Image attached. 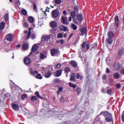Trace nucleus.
Returning <instances> with one entry per match:
<instances>
[{"label": "nucleus", "mask_w": 124, "mask_h": 124, "mask_svg": "<svg viewBox=\"0 0 124 124\" xmlns=\"http://www.w3.org/2000/svg\"><path fill=\"white\" fill-rule=\"evenodd\" d=\"M100 115L104 116L106 119V122L108 123H112L113 122V117L112 115L107 111L102 112L100 113Z\"/></svg>", "instance_id": "1"}, {"label": "nucleus", "mask_w": 124, "mask_h": 124, "mask_svg": "<svg viewBox=\"0 0 124 124\" xmlns=\"http://www.w3.org/2000/svg\"><path fill=\"white\" fill-rule=\"evenodd\" d=\"M59 14H60L59 11H58L57 10L52 11V18H57V17H58V16H59Z\"/></svg>", "instance_id": "2"}, {"label": "nucleus", "mask_w": 124, "mask_h": 124, "mask_svg": "<svg viewBox=\"0 0 124 124\" xmlns=\"http://www.w3.org/2000/svg\"><path fill=\"white\" fill-rule=\"evenodd\" d=\"M51 55L52 57H55L58 55V50L56 48L52 49L51 51Z\"/></svg>", "instance_id": "3"}, {"label": "nucleus", "mask_w": 124, "mask_h": 124, "mask_svg": "<svg viewBox=\"0 0 124 124\" xmlns=\"http://www.w3.org/2000/svg\"><path fill=\"white\" fill-rule=\"evenodd\" d=\"M24 63H25L26 65H28V64H30V63H31V58L29 57H26L24 59Z\"/></svg>", "instance_id": "4"}, {"label": "nucleus", "mask_w": 124, "mask_h": 124, "mask_svg": "<svg viewBox=\"0 0 124 124\" xmlns=\"http://www.w3.org/2000/svg\"><path fill=\"white\" fill-rule=\"evenodd\" d=\"M6 39L8 41H13V35L12 34H8L6 35Z\"/></svg>", "instance_id": "5"}, {"label": "nucleus", "mask_w": 124, "mask_h": 124, "mask_svg": "<svg viewBox=\"0 0 124 124\" xmlns=\"http://www.w3.org/2000/svg\"><path fill=\"white\" fill-rule=\"evenodd\" d=\"M115 27L116 30H118V26L119 25V17L118 16H115Z\"/></svg>", "instance_id": "6"}, {"label": "nucleus", "mask_w": 124, "mask_h": 124, "mask_svg": "<svg viewBox=\"0 0 124 124\" xmlns=\"http://www.w3.org/2000/svg\"><path fill=\"white\" fill-rule=\"evenodd\" d=\"M32 30V28H30L29 32L27 35V36L25 37V40H28V39H30L31 38V31Z\"/></svg>", "instance_id": "7"}, {"label": "nucleus", "mask_w": 124, "mask_h": 124, "mask_svg": "<svg viewBox=\"0 0 124 124\" xmlns=\"http://www.w3.org/2000/svg\"><path fill=\"white\" fill-rule=\"evenodd\" d=\"M5 26V23L4 22H2L0 24V33H1V31L4 29V26Z\"/></svg>", "instance_id": "8"}, {"label": "nucleus", "mask_w": 124, "mask_h": 124, "mask_svg": "<svg viewBox=\"0 0 124 124\" xmlns=\"http://www.w3.org/2000/svg\"><path fill=\"white\" fill-rule=\"evenodd\" d=\"M57 22L55 21H52L50 22V26L52 28H56L57 27Z\"/></svg>", "instance_id": "9"}, {"label": "nucleus", "mask_w": 124, "mask_h": 124, "mask_svg": "<svg viewBox=\"0 0 124 124\" xmlns=\"http://www.w3.org/2000/svg\"><path fill=\"white\" fill-rule=\"evenodd\" d=\"M48 38H49V37L43 36V37L42 38V42H47L48 41Z\"/></svg>", "instance_id": "10"}, {"label": "nucleus", "mask_w": 124, "mask_h": 124, "mask_svg": "<svg viewBox=\"0 0 124 124\" xmlns=\"http://www.w3.org/2000/svg\"><path fill=\"white\" fill-rule=\"evenodd\" d=\"M60 30L63 31H67V27H65L64 26L62 25L60 26Z\"/></svg>", "instance_id": "11"}, {"label": "nucleus", "mask_w": 124, "mask_h": 124, "mask_svg": "<svg viewBox=\"0 0 124 124\" xmlns=\"http://www.w3.org/2000/svg\"><path fill=\"white\" fill-rule=\"evenodd\" d=\"M12 107H13V109L14 110H15V111H17V110H19V106L17 104H13L12 105Z\"/></svg>", "instance_id": "12"}, {"label": "nucleus", "mask_w": 124, "mask_h": 124, "mask_svg": "<svg viewBox=\"0 0 124 124\" xmlns=\"http://www.w3.org/2000/svg\"><path fill=\"white\" fill-rule=\"evenodd\" d=\"M38 73V72L36 70H35L34 71L32 70H31L30 71V74L32 76H35V74H37Z\"/></svg>", "instance_id": "13"}, {"label": "nucleus", "mask_w": 124, "mask_h": 124, "mask_svg": "<svg viewBox=\"0 0 124 124\" xmlns=\"http://www.w3.org/2000/svg\"><path fill=\"white\" fill-rule=\"evenodd\" d=\"M23 50H28V49H29V46L28 45V43H25L23 44Z\"/></svg>", "instance_id": "14"}, {"label": "nucleus", "mask_w": 124, "mask_h": 124, "mask_svg": "<svg viewBox=\"0 0 124 124\" xmlns=\"http://www.w3.org/2000/svg\"><path fill=\"white\" fill-rule=\"evenodd\" d=\"M80 31L82 35H84L86 32H87V31L86 30V28L83 27L80 29Z\"/></svg>", "instance_id": "15"}, {"label": "nucleus", "mask_w": 124, "mask_h": 124, "mask_svg": "<svg viewBox=\"0 0 124 124\" xmlns=\"http://www.w3.org/2000/svg\"><path fill=\"white\" fill-rule=\"evenodd\" d=\"M38 49V46H37V45H34V46L32 47L33 52H36Z\"/></svg>", "instance_id": "16"}, {"label": "nucleus", "mask_w": 124, "mask_h": 124, "mask_svg": "<svg viewBox=\"0 0 124 124\" xmlns=\"http://www.w3.org/2000/svg\"><path fill=\"white\" fill-rule=\"evenodd\" d=\"M77 20H78V21H82V20H83V16L82 15H78Z\"/></svg>", "instance_id": "17"}, {"label": "nucleus", "mask_w": 124, "mask_h": 124, "mask_svg": "<svg viewBox=\"0 0 124 124\" xmlns=\"http://www.w3.org/2000/svg\"><path fill=\"white\" fill-rule=\"evenodd\" d=\"M61 21L62 24H64L65 25H68V23L65 21V19H64V17L62 16L61 17Z\"/></svg>", "instance_id": "18"}, {"label": "nucleus", "mask_w": 124, "mask_h": 124, "mask_svg": "<svg viewBox=\"0 0 124 124\" xmlns=\"http://www.w3.org/2000/svg\"><path fill=\"white\" fill-rule=\"evenodd\" d=\"M56 75H57V77H60L62 75V70H59L56 72Z\"/></svg>", "instance_id": "19"}, {"label": "nucleus", "mask_w": 124, "mask_h": 124, "mask_svg": "<svg viewBox=\"0 0 124 124\" xmlns=\"http://www.w3.org/2000/svg\"><path fill=\"white\" fill-rule=\"evenodd\" d=\"M47 58V55L46 54H43V53H40V59H41L42 60L43 59H46Z\"/></svg>", "instance_id": "20"}, {"label": "nucleus", "mask_w": 124, "mask_h": 124, "mask_svg": "<svg viewBox=\"0 0 124 124\" xmlns=\"http://www.w3.org/2000/svg\"><path fill=\"white\" fill-rule=\"evenodd\" d=\"M70 80V81L75 80V74L74 73L71 74Z\"/></svg>", "instance_id": "21"}, {"label": "nucleus", "mask_w": 124, "mask_h": 124, "mask_svg": "<svg viewBox=\"0 0 124 124\" xmlns=\"http://www.w3.org/2000/svg\"><path fill=\"white\" fill-rule=\"evenodd\" d=\"M107 43L108 44H112V43H113V40L112 39V38L109 37L107 39Z\"/></svg>", "instance_id": "22"}, {"label": "nucleus", "mask_w": 124, "mask_h": 124, "mask_svg": "<svg viewBox=\"0 0 124 124\" xmlns=\"http://www.w3.org/2000/svg\"><path fill=\"white\" fill-rule=\"evenodd\" d=\"M51 75V72H48L45 74V77H46V78H49V77H50Z\"/></svg>", "instance_id": "23"}, {"label": "nucleus", "mask_w": 124, "mask_h": 124, "mask_svg": "<svg viewBox=\"0 0 124 124\" xmlns=\"http://www.w3.org/2000/svg\"><path fill=\"white\" fill-rule=\"evenodd\" d=\"M71 64L72 65V66H74V67H76V66H77V62L74 61H72L71 62Z\"/></svg>", "instance_id": "24"}, {"label": "nucleus", "mask_w": 124, "mask_h": 124, "mask_svg": "<svg viewBox=\"0 0 124 124\" xmlns=\"http://www.w3.org/2000/svg\"><path fill=\"white\" fill-rule=\"evenodd\" d=\"M71 16L73 18H75L76 17V13L74 11H72L71 12Z\"/></svg>", "instance_id": "25"}, {"label": "nucleus", "mask_w": 124, "mask_h": 124, "mask_svg": "<svg viewBox=\"0 0 124 124\" xmlns=\"http://www.w3.org/2000/svg\"><path fill=\"white\" fill-rule=\"evenodd\" d=\"M106 62L108 65H111V64L112 63V61L109 60V58H107L106 59Z\"/></svg>", "instance_id": "26"}, {"label": "nucleus", "mask_w": 124, "mask_h": 124, "mask_svg": "<svg viewBox=\"0 0 124 124\" xmlns=\"http://www.w3.org/2000/svg\"><path fill=\"white\" fill-rule=\"evenodd\" d=\"M108 37H112V36H114V32L110 31L108 33Z\"/></svg>", "instance_id": "27"}, {"label": "nucleus", "mask_w": 124, "mask_h": 124, "mask_svg": "<svg viewBox=\"0 0 124 124\" xmlns=\"http://www.w3.org/2000/svg\"><path fill=\"white\" fill-rule=\"evenodd\" d=\"M114 77L115 79H119L120 78V74L118 73H115L114 75Z\"/></svg>", "instance_id": "28"}, {"label": "nucleus", "mask_w": 124, "mask_h": 124, "mask_svg": "<svg viewBox=\"0 0 124 124\" xmlns=\"http://www.w3.org/2000/svg\"><path fill=\"white\" fill-rule=\"evenodd\" d=\"M76 77L77 79H80V80L83 79V77L82 76H80L78 73L77 74Z\"/></svg>", "instance_id": "29"}, {"label": "nucleus", "mask_w": 124, "mask_h": 124, "mask_svg": "<svg viewBox=\"0 0 124 124\" xmlns=\"http://www.w3.org/2000/svg\"><path fill=\"white\" fill-rule=\"evenodd\" d=\"M4 18L5 20L6 21H8V19L9 18V16H8V14H5L4 16Z\"/></svg>", "instance_id": "30"}, {"label": "nucleus", "mask_w": 124, "mask_h": 124, "mask_svg": "<svg viewBox=\"0 0 124 124\" xmlns=\"http://www.w3.org/2000/svg\"><path fill=\"white\" fill-rule=\"evenodd\" d=\"M69 86L72 88H74V89H75V88H76V85H75V84L72 82L69 83Z\"/></svg>", "instance_id": "31"}, {"label": "nucleus", "mask_w": 124, "mask_h": 124, "mask_svg": "<svg viewBox=\"0 0 124 124\" xmlns=\"http://www.w3.org/2000/svg\"><path fill=\"white\" fill-rule=\"evenodd\" d=\"M71 27L73 30H74V31H76V30H77V26H76V25L74 24H72Z\"/></svg>", "instance_id": "32"}, {"label": "nucleus", "mask_w": 124, "mask_h": 124, "mask_svg": "<svg viewBox=\"0 0 124 124\" xmlns=\"http://www.w3.org/2000/svg\"><path fill=\"white\" fill-rule=\"evenodd\" d=\"M28 21L30 22V23H33V18L31 16H30L28 18Z\"/></svg>", "instance_id": "33"}, {"label": "nucleus", "mask_w": 124, "mask_h": 124, "mask_svg": "<svg viewBox=\"0 0 124 124\" xmlns=\"http://www.w3.org/2000/svg\"><path fill=\"white\" fill-rule=\"evenodd\" d=\"M31 101H33V100H37V97H36V96H33L32 97H31Z\"/></svg>", "instance_id": "34"}, {"label": "nucleus", "mask_w": 124, "mask_h": 124, "mask_svg": "<svg viewBox=\"0 0 124 124\" xmlns=\"http://www.w3.org/2000/svg\"><path fill=\"white\" fill-rule=\"evenodd\" d=\"M35 95H36V96H37L40 99H42V97L39 95V93H38V92H36L35 93Z\"/></svg>", "instance_id": "35"}, {"label": "nucleus", "mask_w": 124, "mask_h": 124, "mask_svg": "<svg viewBox=\"0 0 124 124\" xmlns=\"http://www.w3.org/2000/svg\"><path fill=\"white\" fill-rule=\"evenodd\" d=\"M36 77L37 79H42L43 78L42 76H41V75H40V74H37Z\"/></svg>", "instance_id": "36"}, {"label": "nucleus", "mask_w": 124, "mask_h": 124, "mask_svg": "<svg viewBox=\"0 0 124 124\" xmlns=\"http://www.w3.org/2000/svg\"><path fill=\"white\" fill-rule=\"evenodd\" d=\"M123 53H124V50H120L118 52V56H122L123 55Z\"/></svg>", "instance_id": "37"}, {"label": "nucleus", "mask_w": 124, "mask_h": 124, "mask_svg": "<svg viewBox=\"0 0 124 124\" xmlns=\"http://www.w3.org/2000/svg\"><path fill=\"white\" fill-rule=\"evenodd\" d=\"M107 93L108 94H112V90L111 89H107Z\"/></svg>", "instance_id": "38"}, {"label": "nucleus", "mask_w": 124, "mask_h": 124, "mask_svg": "<svg viewBox=\"0 0 124 124\" xmlns=\"http://www.w3.org/2000/svg\"><path fill=\"white\" fill-rule=\"evenodd\" d=\"M21 13L23 14V15H27V11L25 9L22 10Z\"/></svg>", "instance_id": "39"}, {"label": "nucleus", "mask_w": 124, "mask_h": 124, "mask_svg": "<svg viewBox=\"0 0 124 124\" xmlns=\"http://www.w3.org/2000/svg\"><path fill=\"white\" fill-rule=\"evenodd\" d=\"M35 37H36L35 34L33 33V34H31V39H32V40L35 39Z\"/></svg>", "instance_id": "40"}, {"label": "nucleus", "mask_w": 124, "mask_h": 124, "mask_svg": "<svg viewBox=\"0 0 124 124\" xmlns=\"http://www.w3.org/2000/svg\"><path fill=\"white\" fill-rule=\"evenodd\" d=\"M26 97H27V94H24L22 95L21 98L22 100H24V99H25V98H26Z\"/></svg>", "instance_id": "41"}, {"label": "nucleus", "mask_w": 124, "mask_h": 124, "mask_svg": "<svg viewBox=\"0 0 124 124\" xmlns=\"http://www.w3.org/2000/svg\"><path fill=\"white\" fill-rule=\"evenodd\" d=\"M23 27L25 28H28L29 27V24H28V23L27 22H24L23 24Z\"/></svg>", "instance_id": "42"}, {"label": "nucleus", "mask_w": 124, "mask_h": 124, "mask_svg": "<svg viewBox=\"0 0 124 124\" xmlns=\"http://www.w3.org/2000/svg\"><path fill=\"white\" fill-rule=\"evenodd\" d=\"M55 2L57 4H60L62 2V0H55Z\"/></svg>", "instance_id": "43"}, {"label": "nucleus", "mask_w": 124, "mask_h": 124, "mask_svg": "<svg viewBox=\"0 0 124 124\" xmlns=\"http://www.w3.org/2000/svg\"><path fill=\"white\" fill-rule=\"evenodd\" d=\"M81 89H80V88H77V92L78 93H81Z\"/></svg>", "instance_id": "44"}, {"label": "nucleus", "mask_w": 124, "mask_h": 124, "mask_svg": "<svg viewBox=\"0 0 124 124\" xmlns=\"http://www.w3.org/2000/svg\"><path fill=\"white\" fill-rule=\"evenodd\" d=\"M73 22L75 24H76L77 25H78V22H77V20H76V19H75V18H73Z\"/></svg>", "instance_id": "45"}, {"label": "nucleus", "mask_w": 124, "mask_h": 124, "mask_svg": "<svg viewBox=\"0 0 124 124\" xmlns=\"http://www.w3.org/2000/svg\"><path fill=\"white\" fill-rule=\"evenodd\" d=\"M60 100H61V102H62V103L64 102V97L62 96L60 99Z\"/></svg>", "instance_id": "46"}, {"label": "nucleus", "mask_w": 124, "mask_h": 124, "mask_svg": "<svg viewBox=\"0 0 124 124\" xmlns=\"http://www.w3.org/2000/svg\"><path fill=\"white\" fill-rule=\"evenodd\" d=\"M51 33H56V29H52L50 30Z\"/></svg>", "instance_id": "47"}, {"label": "nucleus", "mask_w": 124, "mask_h": 124, "mask_svg": "<svg viewBox=\"0 0 124 124\" xmlns=\"http://www.w3.org/2000/svg\"><path fill=\"white\" fill-rule=\"evenodd\" d=\"M62 66V65L61 64V63H58L56 65V68H60V67H61Z\"/></svg>", "instance_id": "48"}, {"label": "nucleus", "mask_w": 124, "mask_h": 124, "mask_svg": "<svg viewBox=\"0 0 124 124\" xmlns=\"http://www.w3.org/2000/svg\"><path fill=\"white\" fill-rule=\"evenodd\" d=\"M62 91V87H60L59 89H58V94H59V93H61Z\"/></svg>", "instance_id": "49"}, {"label": "nucleus", "mask_w": 124, "mask_h": 124, "mask_svg": "<svg viewBox=\"0 0 124 124\" xmlns=\"http://www.w3.org/2000/svg\"><path fill=\"white\" fill-rule=\"evenodd\" d=\"M58 38H62V33L58 34Z\"/></svg>", "instance_id": "50"}, {"label": "nucleus", "mask_w": 124, "mask_h": 124, "mask_svg": "<svg viewBox=\"0 0 124 124\" xmlns=\"http://www.w3.org/2000/svg\"><path fill=\"white\" fill-rule=\"evenodd\" d=\"M116 86L117 89H120L121 88V84H120L119 83L117 84L116 85Z\"/></svg>", "instance_id": "51"}, {"label": "nucleus", "mask_w": 124, "mask_h": 124, "mask_svg": "<svg viewBox=\"0 0 124 124\" xmlns=\"http://www.w3.org/2000/svg\"><path fill=\"white\" fill-rule=\"evenodd\" d=\"M85 46H86V42H83L82 45V48H85Z\"/></svg>", "instance_id": "52"}, {"label": "nucleus", "mask_w": 124, "mask_h": 124, "mask_svg": "<svg viewBox=\"0 0 124 124\" xmlns=\"http://www.w3.org/2000/svg\"><path fill=\"white\" fill-rule=\"evenodd\" d=\"M70 70V69H69V67H67L65 68V71H69Z\"/></svg>", "instance_id": "53"}, {"label": "nucleus", "mask_w": 124, "mask_h": 124, "mask_svg": "<svg viewBox=\"0 0 124 124\" xmlns=\"http://www.w3.org/2000/svg\"><path fill=\"white\" fill-rule=\"evenodd\" d=\"M60 43H61V44H63L64 41H63V40H60L59 41Z\"/></svg>", "instance_id": "54"}, {"label": "nucleus", "mask_w": 124, "mask_h": 124, "mask_svg": "<svg viewBox=\"0 0 124 124\" xmlns=\"http://www.w3.org/2000/svg\"><path fill=\"white\" fill-rule=\"evenodd\" d=\"M33 9L35 10H36V4H35V3H34L33 4Z\"/></svg>", "instance_id": "55"}, {"label": "nucleus", "mask_w": 124, "mask_h": 124, "mask_svg": "<svg viewBox=\"0 0 124 124\" xmlns=\"http://www.w3.org/2000/svg\"><path fill=\"white\" fill-rule=\"evenodd\" d=\"M16 47L17 49H19V48L21 47V45L18 44V45H16Z\"/></svg>", "instance_id": "56"}, {"label": "nucleus", "mask_w": 124, "mask_h": 124, "mask_svg": "<svg viewBox=\"0 0 124 124\" xmlns=\"http://www.w3.org/2000/svg\"><path fill=\"white\" fill-rule=\"evenodd\" d=\"M121 72L122 74L124 75V68H123L121 70Z\"/></svg>", "instance_id": "57"}, {"label": "nucleus", "mask_w": 124, "mask_h": 124, "mask_svg": "<svg viewBox=\"0 0 124 124\" xmlns=\"http://www.w3.org/2000/svg\"><path fill=\"white\" fill-rule=\"evenodd\" d=\"M63 14L65 16H66V15H67V13H66V11H63Z\"/></svg>", "instance_id": "58"}, {"label": "nucleus", "mask_w": 124, "mask_h": 124, "mask_svg": "<svg viewBox=\"0 0 124 124\" xmlns=\"http://www.w3.org/2000/svg\"><path fill=\"white\" fill-rule=\"evenodd\" d=\"M68 20L69 22L71 21V20H72V18H71V16H69V17L68 18Z\"/></svg>", "instance_id": "59"}, {"label": "nucleus", "mask_w": 124, "mask_h": 124, "mask_svg": "<svg viewBox=\"0 0 124 124\" xmlns=\"http://www.w3.org/2000/svg\"><path fill=\"white\" fill-rule=\"evenodd\" d=\"M17 5H20V4H21V2H20L19 0H18L17 1Z\"/></svg>", "instance_id": "60"}, {"label": "nucleus", "mask_w": 124, "mask_h": 124, "mask_svg": "<svg viewBox=\"0 0 124 124\" xmlns=\"http://www.w3.org/2000/svg\"><path fill=\"white\" fill-rule=\"evenodd\" d=\"M122 119L123 122H124V114H123L122 116Z\"/></svg>", "instance_id": "61"}, {"label": "nucleus", "mask_w": 124, "mask_h": 124, "mask_svg": "<svg viewBox=\"0 0 124 124\" xmlns=\"http://www.w3.org/2000/svg\"><path fill=\"white\" fill-rule=\"evenodd\" d=\"M109 72H110L109 70V69L108 68H107V69H106V73H109Z\"/></svg>", "instance_id": "62"}, {"label": "nucleus", "mask_w": 124, "mask_h": 124, "mask_svg": "<svg viewBox=\"0 0 124 124\" xmlns=\"http://www.w3.org/2000/svg\"><path fill=\"white\" fill-rule=\"evenodd\" d=\"M86 48L88 50L90 49V46L89 45H87Z\"/></svg>", "instance_id": "63"}, {"label": "nucleus", "mask_w": 124, "mask_h": 124, "mask_svg": "<svg viewBox=\"0 0 124 124\" xmlns=\"http://www.w3.org/2000/svg\"><path fill=\"white\" fill-rule=\"evenodd\" d=\"M103 79H106V75H104L102 77Z\"/></svg>", "instance_id": "64"}]
</instances>
